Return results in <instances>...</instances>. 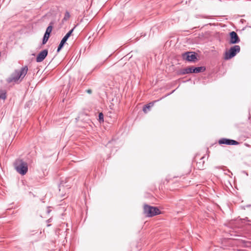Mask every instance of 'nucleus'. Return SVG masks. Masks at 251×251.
Listing matches in <instances>:
<instances>
[{"label": "nucleus", "mask_w": 251, "mask_h": 251, "mask_svg": "<svg viewBox=\"0 0 251 251\" xmlns=\"http://www.w3.org/2000/svg\"><path fill=\"white\" fill-rule=\"evenodd\" d=\"M15 169L22 175H25L28 171L27 164L22 160H17L14 163Z\"/></svg>", "instance_id": "f257e3e1"}, {"label": "nucleus", "mask_w": 251, "mask_h": 251, "mask_svg": "<svg viewBox=\"0 0 251 251\" xmlns=\"http://www.w3.org/2000/svg\"><path fill=\"white\" fill-rule=\"evenodd\" d=\"M28 71V68L27 66L23 67L20 71H15L12 75V76L8 79V82H12L13 81L16 82L20 78H23Z\"/></svg>", "instance_id": "f03ea898"}, {"label": "nucleus", "mask_w": 251, "mask_h": 251, "mask_svg": "<svg viewBox=\"0 0 251 251\" xmlns=\"http://www.w3.org/2000/svg\"><path fill=\"white\" fill-rule=\"evenodd\" d=\"M144 213L146 216L151 217L160 214V211L156 207L145 204L144 206Z\"/></svg>", "instance_id": "7ed1b4c3"}, {"label": "nucleus", "mask_w": 251, "mask_h": 251, "mask_svg": "<svg viewBox=\"0 0 251 251\" xmlns=\"http://www.w3.org/2000/svg\"><path fill=\"white\" fill-rule=\"evenodd\" d=\"M240 50V47L238 45H235L230 48L229 50L226 51L225 53L224 59L225 60H228L236 55Z\"/></svg>", "instance_id": "20e7f679"}, {"label": "nucleus", "mask_w": 251, "mask_h": 251, "mask_svg": "<svg viewBox=\"0 0 251 251\" xmlns=\"http://www.w3.org/2000/svg\"><path fill=\"white\" fill-rule=\"evenodd\" d=\"M183 59L188 61H195L197 57L195 52H187L182 55Z\"/></svg>", "instance_id": "39448f33"}, {"label": "nucleus", "mask_w": 251, "mask_h": 251, "mask_svg": "<svg viewBox=\"0 0 251 251\" xmlns=\"http://www.w3.org/2000/svg\"><path fill=\"white\" fill-rule=\"evenodd\" d=\"M219 144H226L228 145H237L239 143L234 140L228 139L226 138H222L219 140Z\"/></svg>", "instance_id": "423d86ee"}, {"label": "nucleus", "mask_w": 251, "mask_h": 251, "mask_svg": "<svg viewBox=\"0 0 251 251\" xmlns=\"http://www.w3.org/2000/svg\"><path fill=\"white\" fill-rule=\"evenodd\" d=\"M240 39L237 34L235 31H232L230 33V44H236L239 43Z\"/></svg>", "instance_id": "0eeeda50"}, {"label": "nucleus", "mask_w": 251, "mask_h": 251, "mask_svg": "<svg viewBox=\"0 0 251 251\" xmlns=\"http://www.w3.org/2000/svg\"><path fill=\"white\" fill-rule=\"evenodd\" d=\"M52 25H49L47 28L46 32L45 33V35L44 36L43 39V44H45L47 43V42L48 41V40L50 37V33H51V32L52 31Z\"/></svg>", "instance_id": "6e6552de"}, {"label": "nucleus", "mask_w": 251, "mask_h": 251, "mask_svg": "<svg viewBox=\"0 0 251 251\" xmlns=\"http://www.w3.org/2000/svg\"><path fill=\"white\" fill-rule=\"evenodd\" d=\"M48 53V51L47 50H44L41 51L36 57V61L37 62H42L47 56Z\"/></svg>", "instance_id": "1a4fd4ad"}, {"label": "nucleus", "mask_w": 251, "mask_h": 251, "mask_svg": "<svg viewBox=\"0 0 251 251\" xmlns=\"http://www.w3.org/2000/svg\"><path fill=\"white\" fill-rule=\"evenodd\" d=\"M193 66L189 67L186 68L181 70L180 72V74L185 75L186 74L192 73L193 72Z\"/></svg>", "instance_id": "9d476101"}, {"label": "nucleus", "mask_w": 251, "mask_h": 251, "mask_svg": "<svg viewBox=\"0 0 251 251\" xmlns=\"http://www.w3.org/2000/svg\"><path fill=\"white\" fill-rule=\"evenodd\" d=\"M205 68L203 67H193V73H198L205 71Z\"/></svg>", "instance_id": "9b49d317"}, {"label": "nucleus", "mask_w": 251, "mask_h": 251, "mask_svg": "<svg viewBox=\"0 0 251 251\" xmlns=\"http://www.w3.org/2000/svg\"><path fill=\"white\" fill-rule=\"evenodd\" d=\"M73 30H74V29H72L70 31H69L66 34V35L63 38V39L62 40L63 41V42H66V41L68 40L69 37L71 35V34L73 31Z\"/></svg>", "instance_id": "f8f14e48"}, {"label": "nucleus", "mask_w": 251, "mask_h": 251, "mask_svg": "<svg viewBox=\"0 0 251 251\" xmlns=\"http://www.w3.org/2000/svg\"><path fill=\"white\" fill-rule=\"evenodd\" d=\"M153 103H150L149 104H147L146 105H145L144 108H143V111L145 113H147L148 111L150 110V108L151 106H152L153 105Z\"/></svg>", "instance_id": "ddd939ff"}, {"label": "nucleus", "mask_w": 251, "mask_h": 251, "mask_svg": "<svg viewBox=\"0 0 251 251\" xmlns=\"http://www.w3.org/2000/svg\"><path fill=\"white\" fill-rule=\"evenodd\" d=\"M6 98V92L4 90H0V99L5 100Z\"/></svg>", "instance_id": "4468645a"}, {"label": "nucleus", "mask_w": 251, "mask_h": 251, "mask_svg": "<svg viewBox=\"0 0 251 251\" xmlns=\"http://www.w3.org/2000/svg\"><path fill=\"white\" fill-rule=\"evenodd\" d=\"M70 17V15L69 12L66 11L65 13L64 17L63 20L65 21L68 20Z\"/></svg>", "instance_id": "2eb2a0df"}, {"label": "nucleus", "mask_w": 251, "mask_h": 251, "mask_svg": "<svg viewBox=\"0 0 251 251\" xmlns=\"http://www.w3.org/2000/svg\"><path fill=\"white\" fill-rule=\"evenodd\" d=\"M65 43V42H63V41L62 40L58 47L57 49V52H59L60 50L62 49L63 46H64V44Z\"/></svg>", "instance_id": "dca6fc26"}, {"label": "nucleus", "mask_w": 251, "mask_h": 251, "mask_svg": "<svg viewBox=\"0 0 251 251\" xmlns=\"http://www.w3.org/2000/svg\"><path fill=\"white\" fill-rule=\"evenodd\" d=\"M65 43V42H63V41L62 40L58 47L57 49V52H59L60 50L62 49L63 46H64V44Z\"/></svg>", "instance_id": "f3484780"}, {"label": "nucleus", "mask_w": 251, "mask_h": 251, "mask_svg": "<svg viewBox=\"0 0 251 251\" xmlns=\"http://www.w3.org/2000/svg\"><path fill=\"white\" fill-rule=\"evenodd\" d=\"M65 43V42H63V41L62 40L58 47L57 49V52H59L60 50L62 49L63 46H64V44Z\"/></svg>", "instance_id": "a211bd4d"}, {"label": "nucleus", "mask_w": 251, "mask_h": 251, "mask_svg": "<svg viewBox=\"0 0 251 251\" xmlns=\"http://www.w3.org/2000/svg\"><path fill=\"white\" fill-rule=\"evenodd\" d=\"M99 120L101 122H103V115L102 113H99Z\"/></svg>", "instance_id": "6ab92c4d"}, {"label": "nucleus", "mask_w": 251, "mask_h": 251, "mask_svg": "<svg viewBox=\"0 0 251 251\" xmlns=\"http://www.w3.org/2000/svg\"><path fill=\"white\" fill-rule=\"evenodd\" d=\"M87 92L89 94H91L92 93V90L90 89H88L87 90Z\"/></svg>", "instance_id": "aec40b11"}]
</instances>
